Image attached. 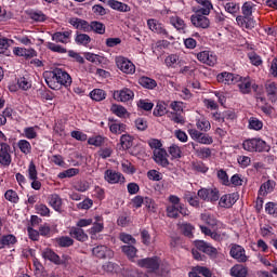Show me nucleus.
Instances as JSON below:
<instances>
[{"label": "nucleus", "instance_id": "obj_63", "mask_svg": "<svg viewBox=\"0 0 277 277\" xmlns=\"http://www.w3.org/2000/svg\"><path fill=\"white\" fill-rule=\"evenodd\" d=\"M154 116L156 117L166 116V104L158 103L154 109Z\"/></svg>", "mask_w": 277, "mask_h": 277}, {"label": "nucleus", "instance_id": "obj_56", "mask_svg": "<svg viewBox=\"0 0 277 277\" xmlns=\"http://www.w3.org/2000/svg\"><path fill=\"white\" fill-rule=\"evenodd\" d=\"M137 107H140V109H144V111H151L153 107H155V104L148 100H140L137 102Z\"/></svg>", "mask_w": 277, "mask_h": 277}, {"label": "nucleus", "instance_id": "obj_39", "mask_svg": "<svg viewBox=\"0 0 277 277\" xmlns=\"http://www.w3.org/2000/svg\"><path fill=\"white\" fill-rule=\"evenodd\" d=\"M199 5H202L201 9L198 10V12H201L203 15L211 14V10L213 9V3H211V0H196Z\"/></svg>", "mask_w": 277, "mask_h": 277}, {"label": "nucleus", "instance_id": "obj_1", "mask_svg": "<svg viewBox=\"0 0 277 277\" xmlns=\"http://www.w3.org/2000/svg\"><path fill=\"white\" fill-rule=\"evenodd\" d=\"M45 83L49 88H51V90H60L62 85L64 88H70V85H72V77H70L66 70L55 68L54 70L48 72Z\"/></svg>", "mask_w": 277, "mask_h": 277}, {"label": "nucleus", "instance_id": "obj_50", "mask_svg": "<svg viewBox=\"0 0 277 277\" xmlns=\"http://www.w3.org/2000/svg\"><path fill=\"white\" fill-rule=\"evenodd\" d=\"M164 64L166 66H168V68H176V66H179V55L171 54L167 56L164 60Z\"/></svg>", "mask_w": 277, "mask_h": 277}, {"label": "nucleus", "instance_id": "obj_48", "mask_svg": "<svg viewBox=\"0 0 277 277\" xmlns=\"http://www.w3.org/2000/svg\"><path fill=\"white\" fill-rule=\"evenodd\" d=\"M249 129H251L252 131H261V129H263V121L260 120L256 117H251L249 119Z\"/></svg>", "mask_w": 277, "mask_h": 277}, {"label": "nucleus", "instance_id": "obj_26", "mask_svg": "<svg viewBox=\"0 0 277 277\" xmlns=\"http://www.w3.org/2000/svg\"><path fill=\"white\" fill-rule=\"evenodd\" d=\"M41 255L45 261H50L51 263H54V265H62V259L52 249H44Z\"/></svg>", "mask_w": 277, "mask_h": 277}, {"label": "nucleus", "instance_id": "obj_11", "mask_svg": "<svg viewBox=\"0 0 277 277\" xmlns=\"http://www.w3.org/2000/svg\"><path fill=\"white\" fill-rule=\"evenodd\" d=\"M169 202L170 205L167 206V215L168 217H173L174 220H176V217H179L181 198H179V196L176 195H170Z\"/></svg>", "mask_w": 277, "mask_h": 277}, {"label": "nucleus", "instance_id": "obj_23", "mask_svg": "<svg viewBox=\"0 0 277 277\" xmlns=\"http://www.w3.org/2000/svg\"><path fill=\"white\" fill-rule=\"evenodd\" d=\"M186 146L193 147V150L199 159H209L211 157L212 151L209 147H198V145L194 142L188 143Z\"/></svg>", "mask_w": 277, "mask_h": 277}, {"label": "nucleus", "instance_id": "obj_47", "mask_svg": "<svg viewBox=\"0 0 277 277\" xmlns=\"http://www.w3.org/2000/svg\"><path fill=\"white\" fill-rule=\"evenodd\" d=\"M90 96H91L92 101L101 102V101H105V97L107 96V94L105 93V91L103 89H94L90 93Z\"/></svg>", "mask_w": 277, "mask_h": 277}, {"label": "nucleus", "instance_id": "obj_25", "mask_svg": "<svg viewBox=\"0 0 277 277\" xmlns=\"http://www.w3.org/2000/svg\"><path fill=\"white\" fill-rule=\"evenodd\" d=\"M222 8L227 14H230V16H237L239 14L241 6L238 2H235L233 0H229L227 2H222Z\"/></svg>", "mask_w": 277, "mask_h": 277}, {"label": "nucleus", "instance_id": "obj_15", "mask_svg": "<svg viewBox=\"0 0 277 277\" xmlns=\"http://www.w3.org/2000/svg\"><path fill=\"white\" fill-rule=\"evenodd\" d=\"M232 259H235L238 263L248 262V255H246V249L239 245H233L229 251Z\"/></svg>", "mask_w": 277, "mask_h": 277}, {"label": "nucleus", "instance_id": "obj_30", "mask_svg": "<svg viewBox=\"0 0 277 277\" xmlns=\"http://www.w3.org/2000/svg\"><path fill=\"white\" fill-rule=\"evenodd\" d=\"M199 228H200L201 233L203 235H206L207 237H211V239H213L214 241H222V234H220L215 230H211V228H209L206 225H199Z\"/></svg>", "mask_w": 277, "mask_h": 277}, {"label": "nucleus", "instance_id": "obj_55", "mask_svg": "<svg viewBox=\"0 0 277 277\" xmlns=\"http://www.w3.org/2000/svg\"><path fill=\"white\" fill-rule=\"evenodd\" d=\"M169 155H171L173 159H181L183 151L179 145L173 144L169 147Z\"/></svg>", "mask_w": 277, "mask_h": 277}, {"label": "nucleus", "instance_id": "obj_17", "mask_svg": "<svg viewBox=\"0 0 277 277\" xmlns=\"http://www.w3.org/2000/svg\"><path fill=\"white\" fill-rule=\"evenodd\" d=\"M154 161L161 166L162 168H168L170 166V160H168V151L162 149H154Z\"/></svg>", "mask_w": 277, "mask_h": 277}, {"label": "nucleus", "instance_id": "obj_44", "mask_svg": "<svg viewBox=\"0 0 277 277\" xmlns=\"http://www.w3.org/2000/svg\"><path fill=\"white\" fill-rule=\"evenodd\" d=\"M35 209L38 215H41V217H51V209H49L47 205L44 203L36 205Z\"/></svg>", "mask_w": 277, "mask_h": 277}, {"label": "nucleus", "instance_id": "obj_22", "mask_svg": "<svg viewBox=\"0 0 277 277\" xmlns=\"http://www.w3.org/2000/svg\"><path fill=\"white\" fill-rule=\"evenodd\" d=\"M13 55H16V57H24L25 60H31L34 57H38V52L34 49L15 47L13 49Z\"/></svg>", "mask_w": 277, "mask_h": 277}, {"label": "nucleus", "instance_id": "obj_40", "mask_svg": "<svg viewBox=\"0 0 277 277\" xmlns=\"http://www.w3.org/2000/svg\"><path fill=\"white\" fill-rule=\"evenodd\" d=\"M140 85L143 88H146L147 90H155V87L157 85V81L153 78L148 77H141L138 79Z\"/></svg>", "mask_w": 277, "mask_h": 277}, {"label": "nucleus", "instance_id": "obj_24", "mask_svg": "<svg viewBox=\"0 0 277 277\" xmlns=\"http://www.w3.org/2000/svg\"><path fill=\"white\" fill-rule=\"evenodd\" d=\"M92 253L97 259H114V251L106 246H97L93 248Z\"/></svg>", "mask_w": 277, "mask_h": 277}, {"label": "nucleus", "instance_id": "obj_52", "mask_svg": "<svg viewBox=\"0 0 277 277\" xmlns=\"http://www.w3.org/2000/svg\"><path fill=\"white\" fill-rule=\"evenodd\" d=\"M79 174V169L70 168L58 174V179H72V176H77Z\"/></svg>", "mask_w": 277, "mask_h": 277}, {"label": "nucleus", "instance_id": "obj_51", "mask_svg": "<svg viewBox=\"0 0 277 277\" xmlns=\"http://www.w3.org/2000/svg\"><path fill=\"white\" fill-rule=\"evenodd\" d=\"M56 242L61 248H70L75 243V240L68 236H63L57 238Z\"/></svg>", "mask_w": 277, "mask_h": 277}, {"label": "nucleus", "instance_id": "obj_46", "mask_svg": "<svg viewBox=\"0 0 277 277\" xmlns=\"http://www.w3.org/2000/svg\"><path fill=\"white\" fill-rule=\"evenodd\" d=\"M216 176H217L221 185L230 187V180H228V173H226V171H224V169L219 170L216 172Z\"/></svg>", "mask_w": 277, "mask_h": 277}, {"label": "nucleus", "instance_id": "obj_8", "mask_svg": "<svg viewBox=\"0 0 277 277\" xmlns=\"http://www.w3.org/2000/svg\"><path fill=\"white\" fill-rule=\"evenodd\" d=\"M115 62L117 68H119L121 72H124V75H135V64L129 61V58L124 56H117Z\"/></svg>", "mask_w": 277, "mask_h": 277}, {"label": "nucleus", "instance_id": "obj_43", "mask_svg": "<svg viewBox=\"0 0 277 277\" xmlns=\"http://www.w3.org/2000/svg\"><path fill=\"white\" fill-rule=\"evenodd\" d=\"M103 217L102 216H95V223L90 228L91 235H96L97 233H103Z\"/></svg>", "mask_w": 277, "mask_h": 277}, {"label": "nucleus", "instance_id": "obj_57", "mask_svg": "<svg viewBox=\"0 0 277 277\" xmlns=\"http://www.w3.org/2000/svg\"><path fill=\"white\" fill-rule=\"evenodd\" d=\"M122 252L129 256V259H135L137 254V249L133 246H123L121 248Z\"/></svg>", "mask_w": 277, "mask_h": 277}, {"label": "nucleus", "instance_id": "obj_60", "mask_svg": "<svg viewBox=\"0 0 277 277\" xmlns=\"http://www.w3.org/2000/svg\"><path fill=\"white\" fill-rule=\"evenodd\" d=\"M147 177L149 181H161L163 179V175H161V172L153 169L147 172Z\"/></svg>", "mask_w": 277, "mask_h": 277}, {"label": "nucleus", "instance_id": "obj_5", "mask_svg": "<svg viewBox=\"0 0 277 277\" xmlns=\"http://www.w3.org/2000/svg\"><path fill=\"white\" fill-rule=\"evenodd\" d=\"M237 87L238 90L241 92V94H250V92H252V90H254V92H256V90H259V85L256 83H254V80H252V78L250 77H240L237 80Z\"/></svg>", "mask_w": 277, "mask_h": 277}, {"label": "nucleus", "instance_id": "obj_53", "mask_svg": "<svg viewBox=\"0 0 277 277\" xmlns=\"http://www.w3.org/2000/svg\"><path fill=\"white\" fill-rule=\"evenodd\" d=\"M75 40L77 44H82L83 47H88V44L92 42V38H90V36L85 34H78Z\"/></svg>", "mask_w": 277, "mask_h": 277}, {"label": "nucleus", "instance_id": "obj_32", "mask_svg": "<svg viewBox=\"0 0 277 277\" xmlns=\"http://www.w3.org/2000/svg\"><path fill=\"white\" fill-rule=\"evenodd\" d=\"M108 5L111 10H117V12H131V6L118 0H109Z\"/></svg>", "mask_w": 277, "mask_h": 277}, {"label": "nucleus", "instance_id": "obj_21", "mask_svg": "<svg viewBox=\"0 0 277 277\" xmlns=\"http://www.w3.org/2000/svg\"><path fill=\"white\" fill-rule=\"evenodd\" d=\"M69 25H72L78 31H84V34H90V23L85 19L79 17H70L68 19Z\"/></svg>", "mask_w": 277, "mask_h": 277}, {"label": "nucleus", "instance_id": "obj_12", "mask_svg": "<svg viewBox=\"0 0 277 277\" xmlns=\"http://www.w3.org/2000/svg\"><path fill=\"white\" fill-rule=\"evenodd\" d=\"M190 21L195 27H199L201 29H207L209 25H211L209 17H207V15L202 14L200 11L193 14Z\"/></svg>", "mask_w": 277, "mask_h": 277}, {"label": "nucleus", "instance_id": "obj_35", "mask_svg": "<svg viewBox=\"0 0 277 277\" xmlns=\"http://www.w3.org/2000/svg\"><path fill=\"white\" fill-rule=\"evenodd\" d=\"M109 130L111 133H115V135H120L127 131V124L116 122V121H110L108 123Z\"/></svg>", "mask_w": 277, "mask_h": 277}, {"label": "nucleus", "instance_id": "obj_36", "mask_svg": "<svg viewBox=\"0 0 277 277\" xmlns=\"http://www.w3.org/2000/svg\"><path fill=\"white\" fill-rule=\"evenodd\" d=\"M274 187H276V182L272 180L263 183L259 190L260 196H267V194H272V192H274Z\"/></svg>", "mask_w": 277, "mask_h": 277}, {"label": "nucleus", "instance_id": "obj_16", "mask_svg": "<svg viewBox=\"0 0 277 277\" xmlns=\"http://www.w3.org/2000/svg\"><path fill=\"white\" fill-rule=\"evenodd\" d=\"M115 101H119L120 103H128V101H133L135 93L129 88H123L121 90H117L113 94Z\"/></svg>", "mask_w": 277, "mask_h": 277}, {"label": "nucleus", "instance_id": "obj_33", "mask_svg": "<svg viewBox=\"0 0 277 277\" xmlns=\"http://www.w3.org/2000/svg\"><path fill=\"white\" fill-rule=\"evenodd\" d=\"M71 35H72V31L70 30L63 31V32H55L52 36V40H54V42H62V44H67Z\"/></svg>", "mask_w": 277, "mask_h": 277}, {"label": "nucleus", "instance_id": "obj_18", "mask_svg": "<svg viewBox=\"0 0 277 277\" xmlns=\"http://www.w3.org/2000/svg\"><path fill=\"white\" fill-rule=\"evenodd\" d=\"M237 200H239V195L236 193L223 195L219 200V207L221 209H230Z\"/></svg>", "mask_w": 277, "mask_h": 277}, {"label": "nucleus", "instance_id": "obj_38", "mask_svg": "<svg viewBox=\"0 0 277 277\" xmlns=\"http://www.w3.org/2000/svg\"><path fill=\"white\" fill-rule=\"evenodd\" d=\"M196 127L199 131H202L203 133L211 131V122L208 121V119L205 117L196 119Z\"/></svg>", "mask_w": 277, "mask_h": 277}, {"label": "nucleus", "instance_id": "obj_3", "mask_svg": "<svg viewBox=\"0 0 277 277\" xmlns=\"http://www.w3.org/2000/svg\"><path fill=\"white\" fill-rule=\"evenodd\" d=\"M242 148L247 150V153H269V150H272L267 142L259 137L245 140L242 142Z\"/></svg>", "mask_w": 277, "mask_h": 277}, {"label": "nucleus", "instance_id": "obj_20", "mask_svg": "<svg viewBox=\"0 0 277 277\" xmlns=\"http://www.w3.org/2000/svg\"><path fill=\"white\" fill-rule=\"evenodd\" d=\"M238 79H239V76H236L228 71H223L216 76V81L219 83H224L225 85H235Z\"/></svg>", "mask_w": 277, "mask_h": 277}, {"label": "nucleus", "instance_id": "obj_58", "mask_svg": "<svg viewBox=\"0 0 277 277\" xmlns=\"http://www.w3.org/2000/svg\"><path fill=\"white\" fill-rule=\"evenodd\" d=\"M121 170L126 174H135V167H133V164L128 160L122 161Z\"/></svg>", "mask_w": 277, "mask_h": 277}, {"label": "nucleus", "instance_id": "obj_64", "mask_svg": "<svg viewBox=\"0 0 277 277\" xmlns=\"http://www.w3.org/2000/svg\"><path fill=\"white\" fill-rule=\"evenodd\" d=\"M266 92L271 96H276V94H277V84H276V82H267L266 83Z\"/></svg>", "mask_w": 277, "mask_h": 277}, {"label": "nucleus", "instance_id": "obj_62", "mask_svg": "<svg viewBox=\"0 0 277 277\" xmlns=\"http://www.w3.org/2000/svg\"><path fill=\"white\" fill-rule=\"evenodd\" d=\"M194 268H195V272H198L199 274H201V276H205V277L213 276V273L207 266H195Z\"/></svg>", "mask_w": 277, "mask_h": 277}, {"label": "nucleus", "instance_id": "obj_37", "mask_svg": "<svg viewBox=\"0 0 277 277\" xmlns=\"http://www.w3.org/2000/svg\"><path fill=\"white\" fill-rule=\"evenodd\" d=\"M90 31H94V34H98L100 36H103L106 31L105 24L93 21L89 24V32Z\"/></svg>", "mask_w": 277, "mask_h": 277}, {"label": "nucleus", "instance_id": "obj_27", "mask_svg": "<svg viewBox=\"0 0 277 277\" xmlns=\"http://www.w3.org/2000/svg\"><path fill=\"white\" fill-rule=\"evenodd\" d=\"M69 235L77 241H88V234L81 227H70Z\"/></svg>", "mask_w": 277, "mask_h": 277}, {"label": "nucleus", "instance_id": "obj_54", "mask_svg": "<svg viewBox=\"0 0 277 277\" xmlns=\"http://www.w3.org/2000/svg\"><path fill=\"white\" fill-rule=\"evenodd\" d=\"M27 172L29 181H36V179H38V169L36 168V163H34V161L29 162Z\"/></svg>", "mask_w": 277, "mask_h": 277}, {"label": "nucleus", "instance_id": "obj_41", "mask_svg": "<svg viewBox=\"0 0 277 277\" xmlns=\"http://www.w3.org/2000/svg\"><path fill=\"white\" fill-rule=\"evenodd\" d=\"M184 200H186L188 205H190V207H194L195 209L200 208V200H198V197H196V195H192L190 192H186L184 194Z\"/></svg>", "mask_w": 277, "mask_h": 277}, {"label": "nucleus", "instance_id": "obj_42", "mask_svg": "<svg viewBox=\"0 0 277 277\" xmlns=\"http://www.w3.org/2000/svg\"><path fill=\"white\" fill-rule=\"evenodd\" d=\"M111 114H115V116H118V118H124L127 116L128 111L127 108L122 105L113 104L110 107Z\"/></svg>", "mask_w": 277, "mask_h": 277}, {"label": "nucleus", "instance_id": "obj_14", "mask_svg": "<svg viewBox=\"0 0 277 277\" xmlns=\"http://www.w3.org/2000/svg\"><path fill=\"white\" fill-rule=\"evenodd\" d=\"M104 181L109 185H117L118 183H124V175L118 171L107 169L104 173Z\"/></svg>", "mask_w": 277, "mask_h": 277}, {"label": "nucleus", "instance_id": "obj_29", "mask_svg": "<svg viewBox=\"0 0 277 277\" xmlns=\"http://www.w3.org/2000/svg\"><path fill=\"white\" fill-rule=\"evenodd\" d=\"M16 146L18 148V150L22 153V155H31V143L25 138H22L19 141H17Z\"/></svg>", "mask_w": 277, "mask_h": 277}, {"label": "nucleus", "instance_id": "obj_7", "mask_svg": "<svg viewBox=\"0 0 277 277\" xmlns=\"http://www.w3.org/2000/svg\"><path fill=\"white\" fill-rule=\"evenodd\" d=\"M147 27L154 34H158V36H162V38H168V40L173 39V37L170 36V32H168V30L166 29V26H163V24H161V22H159L156 18L148 19Z\"/></svg>", "mask_w": 277, "mask_h": 277}, {"label": "nucleus", "instance_id": "obj_19", "mask_svg": "<svg viewBox=\"0 0 277 277\" xmlns=\"http://www.w3.org/2000/svg\"><path fill=\"white\" fill-rule=\"evenodd\" d=\"M49 207H52L57 213H62L64 207V200L57 194H51L47 198Z\"/></svg>", "mask_w": 277, "mask_h": 277}, {"label": "nucleus", "instance_id": "obj_6", "mask_svg": "<svg viewBox=\"0 0 277 277\" xmlns=\"http://www.w3.org/2000/svg\"><path fill=\"white\" fill-rule=\"evenodd\" d=\"M201 222L209 226V228H213L214 230H222L226 228V225L222 223L217 217H215L213 214L210 212H203L200 215Z\"/></svg>", "mask_w": 277, "mask_h": 277}, {"label": "nucleus", "instance_id": "obj_34", "mask_svg": "<svg viewBox=\"0 0 277 277\" xmlns=\"http://www.w3.org/2000/svg\"><path fill=\"white\" fill-rule=\"evenodd\" d=\"M230 276L233 277H246L248 276V267L236 264L230 268Z\"/></svg>", "mask_w": 277, "mask_h": 277}, {"label": "nucleus", "instance_id": "obj_28", "mask_svg": "<svg viewBox=\"0 0 277 277\" xmlns=\"http://www.w3.org/2000/svg\"><path fill=\"white\" fill-rule=\"evenodd\" d=\"M170 23L173 27H175V29H177L180 34H185L187 25L185 24V21H183V18L174 15L170 17Z\"/></svg>", "mask_w": 277, "mask_h": 277}, {"label": "nucleus", "instance_id": "obj_45", "mask_svg": "<svg viewBox=\"0 0 277 277\" xmlns=\"http://www.w3.org/2000/svg\"><path fill=\"white\" fill-rule=\"evenodd\" d=\"M4 198L13 205H18V200H21V198L18 197V193H16L14 189L6 190L4 194Z\"/></svg>", "mask_w": 277, "mask_h": 277}, {"label": "nucleus", "instance_id": "obj_49", "mask_svg": "<svg viewBox=\"0 0 277 277\" xmlns=\"http://www.w3.org/2000/svg\"><path fill=\"white\" fill-rule=\"evenodd\" d=\"M47 49H49V51H52V53H61V54L68 53V50H66V48L53 42H48Z\"/></svg>", "mask_w": 277, "mask_h": 277}, {"label": "nucleus", "instance_id": "obj_61", "mask_svg": "<svg viewBox=\"0 0 277 277\" xmlns=\"http://www.w3.org/2000/svg\"><path fill=\"white\" fill-rule=\"evenodd\" d=\"M265 211L268 213V215H274V217H277V203L267 202L265 206Z\"/></svg>", "mask_w": 277, "mask_h": 277}, {"label": "nucleus", "instance_id": "obj_9", "mask_svg": "<svg viewBox=\"0 0 277 277\" xmlns=\"http://www.w3.org/2000/svg\"><path fill=\"white\" fill-rule=\"evenodd\" d=\"M197 196L205 202H217L220 190L217 188H201L197 192Z\"/></svg>", "mask_w": 277, "mask_h": 277}, {"label": "nucleus", "instance_id": "obj_4", "mask_svg": "<svg viewBox=\"0 0 277 277\" xmlns=\"http://www.w3.org/2000/svg\"><path fill=\"white\" fill-rule=\"evenodd\" d=\"M0 166L1 168L12 166V146L5 142H0Z\"/></svg>", "mask_w": 277, "mask_h": 277}, {"label": "nucleus", "instance_id": "obj_10", "mask_svg": "<svg viewBox=\"0 0 277 277\" xmlns=\"http://www.w3.org/2000/svg\"><path fill=\"white\" fill-rule=\"evenodd\" d=\"M198 62L206 64V66L213 67L217 64V54L213 51L203 50L196 54Z\"/></svg>", "mask_w": 277, "mask_h": 277}, {"label": "nucleus", "instance_id": "obj_13", "mask_svg": "<svg viewBox=\"0 0 277 277\" xmlns=\"http://www.w3.org/2000/svg\"><path fill=\"white\" fill-rule=\"evenodd\" d=\"M161 265L159 258H146L138 261V266L148 269V272H157Z\"/></svg>", "mask_w": 277, "mask_h": 277}, {"label": "nucleus", "instance_id": "obj_59", "mask_svg": "<svg viewBox=\"0 0 277 277\" xmlns=\"http://www.w3.org/2000/svg\"><path fill=\"white\" fill-rule=\"evenodd\" d=\"M88 144L90 146H96V147H100L102 144H105V137L101 136V135H96V136H93V137H90L88 140Z\"/></svg>", "mask_w": 277, "mask_h": 277}, {"label": "nucleus", "instance_id": "obj_2", "mask_svg": "<svg viewBox=\"0 0 277 277\" xmlns=\"http://www.w3.org/2000/svg\"><path fill=\"white\" fill-rule=\"evenodd\" d=\"M256 10V4L252 1H247L241 6L242 15L236 16V23L243 29H254L256 22L252 17V13Z\"/></svg>", "mask_w": 277, "mask_h": 277}, {"label": "nucleus", "instance_id": "obj_31", "mask_svg": "<svg viewBox=\"0 0 277 277\" xmlns=\"http://www.w3.org/2000/svg\"><path fill=\"white\" fill-rule=\"evenodd\" d=\"M38 131H40V127L32 126L24 128L23 137H26V140H37L38 138Z\"/></svg>", "mask_w": 277, "mask_h": 277}]
</instances>
